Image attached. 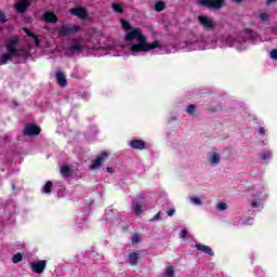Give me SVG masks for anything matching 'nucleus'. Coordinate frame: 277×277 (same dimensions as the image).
I'll list each match as a JSON object with an SVG mask.
<instances>
[{
  "mask_svg": "<svg viewBox=\"0 0 277 277\" xmlns=\"http://www.w3.org/2000/svg\"><path fill=\"white\" fill-rule=\"evenodd\" d=\"M232 1H234V2H236V3H241V2H243V0H232Z\"/></svg>",
  "mask_w": 277,
  "mask_h": 277,
  "instance_id": "37998d69",
  "label": "nucleus"
},
{
  "mask_svg": "<svg viewBox=\"0 0 277 277\" xmlns=\"http://www.w3.org/2000/svg\"><path fill=\"white\" fill-rule=\"evenodd\" d=\"M225 0H198L197 4L208 10H221Z\"/></svg>",
  "mask_w": 277,
  "mask_h": 277,
  "instance_id": "7ed1b4c3",
  "label": "nucleus"
},
{
  "mask_svg": "<svg viewBox=\"0 0 277 277\" xmlns=\"http://www.w3.org/2000/svg\"><path fill=\"white\" fill-rule=\"evenodd\" d=\"M196 109H197V106L190 104V105L187 106V114L188 115H194Z\"/></svg>",
  "mask_w": 277,
  "mask_h": 277,
  "instance_id": "c756f323",
  "label": "nucleus"
},
{
  "mask_svg": "<svg viewBox=\"0 0 277 277\" xmlns=\"http://www.w3.org/2000/svg\"><path fill=\"white\" fill-rule=\"evenodd\" d=\"M32 0H21L16 3V12L21 13V14H25L26 13V10L28 8H30V2Z\"/></svg>",
  "mask_w": 277,
  "mask_h": 277,
  "instance_id": "f8f14e48",
  "label": "nucleus"
},
{
  "mask_svg": "<svg viewBox=\"0 0 277 277\" xmlns=\"http://www.w3.org/2000/svg\"><path fill=\"white\" fill-rule=\"evenodd\" d=\"M271 157H272L271 151H264L262 154V160L271 159Z\"/></svg>",
  "mask_w": 277,
  "mask_h": 277,
  "instance_id": "473e14b6",
  "label": "nucleus"
},
{
  "mask_svg": "<svg viewBox=\"0 0 277 277\" xmlns=\"http://www.w3.org/2000/svg\"><path fill=\"white\" fill-rule=\"evenodd\" d=\"M132 212L136 215L142 214V201L140 200L132 201Z\"/></svg>",
  "mask_w": 277,
  "mask_h": 277,
  "instance_id": "f3484780",
  "label": "nucleus"
},
{
  "mask_svg": "<svg viewBox=\"0 0 277 277\" xmlns=\"http://www.w3.org/2000/svg\"><path fill=\"white\" fill-rule=\"evenodd\" d=\"M276 0H266V5H271L272 3H275Z\"/></svg>",
  "mask_w": 277,
  "mask_h": 277,
  "instance_id": "ea45409f",
  "label": "nucleus"
},
{
  "mask_svg": "<svg viewBox=\"0 0 277 277\" xmlns=\"http://www.w3.org/2000/svg\"><path fill=\"white\" fill-rule=\"evenodd\" d=\"M259 134H260V136H264L266 134V130L264 128L260 127Z\"/></svg>",
  "mask_w": 277,
  "mask_h": 277,
  "instance_id": "c9c22d12",
  "label": "nucleus"
},
{
  "mask_svg": "<svg viewBox=\"0 0 277 277\" xmlns=\"http://www.w3.org/2000/svg\"><path fill=\"white\" fill-rule=\"evenodd\" d=\"M269 58L277 61V49L269 51Z\"/></svg>",
  "mask_w": 277,
  "mask_h": 277,
  "instance_id": "7c9ffc66",
  "label": "nucleus"
},
{
  "mask_svg": "<svg viewBox=\"0 0 277 277\" xmlns=\"http://www.w3.org/2000/svg\"><path fill=\"white\" fill-rule=\"evenodd\" d=\"M52 187H53V183H51L50 181H48V182L45 183V185H43V193H44V194H50Z\"/></svg>",
  "mask_w": 277,
  "mask_h": 277,
  "instance_id": "393cba45",
  "label": "nucleus"
},
{
  "mask_svg": "<svg viewBox=\"0 0 277 277\" xmlns=\"http://www.w3.org/2000/svg\"><path fill=\"white\" fill-rule=\"evenodd\" d=\"M210 163H212V166L220 164V155L215 153L212 154V157H210Z\"/></svg>",
  "mask_w": 277,
  "mask_h": 277,
  "instance_id": "412c9836",
  "label": "nucleus"
},
{
  "mask_svg": "<svg viewBox=\"0 0 277 277\" xmlns=\"http://www.w3.org/2000/svg\"><path fill=\"white\" fill-rule=\"evenodd\" d=\"M47 265L48 262L45 260L30 262V268L32 269V273L37 275L42 274Z\"/></svg>",
  "mask_w": 277,
  "mask_h": 277,
  "instance_id": "0eeeda50",
  "label": "nucleus"
},
{
  "mask_svg": "<svg viewBox=\"0 0 277 277\" xmlns=\"http://www.w3.org/2000/svg\"><path fill=\"white\" fill-rule=\"evenodd\" d=\"M133 40H136L137 43L132 44L131 47L132 54L149 52L151 50H156L160 48V41L158 40L150 43L146 42V38L142 35L138 28H134L131 31L127 32V35H124L126 42H132Z\"/></svg>",
  "mask_w": 277,
  "mask_h": 277,
  "instance_id": "f257e3e1",
  "label": "nucleus"
},
{
  "mask_svg": "<svg viewBox=\"0 0 277 277\" xmlns=\"http://www.w3.org/2000/svg\"><path fill=\"white\" fill-rule=\"evenodd\" d=\"M69 12L70 14L77 16L80 19H85L88 17V11L82 6L72 8Z\"/></svg>",
  "mask_w": 277,
  "mask_h": 277,
  "instance_id": "9b49d317",
  "label": "nucleus"
},
{
  "mask_svg": "<svg viewBox=\"0 0 277 277\" xmlns=\"http://www.w3.org/2000/svg\"><path fill=\"white\" fill-rule=\"evenodd\" d=\"M69 173H70L69 167H67V166L61 167V176L67 179V177H69Z\"/></svg>",
  "mask_w": 277,
  "mask_h": 277,
  "instance_id": "aec40b11",
  "label": "nucleus"
},
{
  "mask_svg": "<svg viewBox=\"0 0 277 277\" xmlns=\"http://www.w3.org/2000/svg\"><path fill=\"white\" fill-rule=\"evenodd\" d=\"M65 56H72L75 54H81L82 53V45L77 42V40H72V44L69 47H65Z\"/></svg>",
  "mask_w": 277,
  "mask_h": 277,
  "instance_id": "423d86ee",
  "label": "nucleus"
},
{
  "mask_svg": "<svg viewBox=\"0 0 277 277\" xmlns=\"http://www.w3.org/2000/svg\"><path fill=\"white\" fill-rule=\"evenodd\" d=\"M42 132V129L36 124H30L24 129V136H38Z\"/></svg>",
  "mask_w": 277,
  "mask_h": 277,
  "instance_id": "6e6552de",
  "label": "nucleus"
},
{
  "mask_svg": "<svg viewBox=\"0 0 277 277\" xmlns=\"http://www.w3.org/2000/svg\"><path fill=\"white\" fill-rule=\"evenodd\" d=\"M198 25L202 26L206 30H214L215 29V22L214 18L208 17L205 15H198Z\"/></svg>",
  "mask_w": 277,
  "mask_h": 277,
  "instance_id": "39448f33",
  "label": "nucleus"
},
{
  "mask_svg": "<svg viewBox=\"0 0 277 277\" xmlns=\"http://www.w3.org/2000/svg\"><path fill=\"white\" fill-rule=\"evenodd\" d=\"M215 209H217V211L220 212H224L225 210H227V203L225 202H220L215 206Z\"/></svg>",
  "mask_w": 277,
  "mask_h": 277,
  "instance_id": "bb28decb",
  "label": "nucleus"
},
{
  "mask_svg": "<svg viewBox=\"0 0 277 277\" xmlns=\"http://www.w3.org/2000/svg\"><path fill=\"white\" fill-rule=\"evenodd\" d=\"M245 34H252V29L251 28H245Z\"/></svg>",
  "mask_w": 277,
  "mask_h": 277,
  "instance_id": "a19ab883",
  "label": "nucleus"
},
{
  "mask_svg": "<svg viewBox=\"0 0 277 277\" xmlns=\"http://www.w3.org/2000/svg\"><path fill=\"white\" fill-rule=\"evenodd\" d=\"M111 9L117 14H123L124 13L123 6L121 4H119V3L115 2L114 4H111Z\"/></svg>",
  "mask_w": 277,
  "mask_h": 277,
  "instance_id": "6ab92c4d",
  "label": "nucleus"
},
{
  "mask_svg": "<svg viewBox=\"0 0 277 277\" xmlns=\"http://www.w3.org/2000/svg\"><path fill=\"white\" fill-rule=\"evenodd\" d=\"M127 259L131 266H136L138 264V260L141 259V251H131L129 254H127Z\"/></svg>",
  "mask_w": 277,
  "mask_h": 277,
  "instance_id": "9d476101",
  "label": "nucleus"
},
{
  "mask_svg": "<svg viewBox=\"0 0 277 277\" xmlns=\"http://www.w3.org/2000/svg\"><path fill=\"white\" fill-rule=\"evenodd\" d=\"M166 10V3L160 0V1H156V3L154 4V11L160 13L163 12Z\"/></svg>",
  "mask_w": 277,
  "mask_h": 277,
  "instance_id": "a211bd4d",
  "label": "nucleus"
},
{
  "mask_svg": "<svg viewBox=\"0 0 277 277\" xmlns=\"http://www.w3.org/2000/svg\"><path fill=\"white\" fill-rule=\"evenodd\" d=\"M129 146L135 150L146 149V143H144L142 140H132L131 143H129Z\"/></svg>",
  "mask_w": 277,
  "mask_h": 277,
  "instance_id": "4468645a",
  "label": "nucleus"
},
{
  "mask_svg": "<svg viewBox=\"0 0 277 277\" xmlns=\"http://www.w3.org/2000/svg\"><path fill=\"white\" fill-rule=\"evenodd\" d=\"M121 28H123V30H134V28L131 26V24L128 21L121 19Z\"/></svg>",
  "mask_w": 277,
  "mask_h": 277,
  "instance_id": "5701e85b",
  "label": "nucleus"
},
{
  "mask_svg": "<svg viewBox=\"0 0 277 277\" xmlns=\"http://www.w3.org/2000/svg\"><path fill=\"white\" fill-rule=\"evenodd\" d=\"M80 30V26L79 25H64L61 26V28H58V38H65V37H69L70 35H75L78 34Z\"/></svg>",
  "mask_w": 277,
  "mask_h": 277,
  "instance_id": "20e7f679",
  "label": "nucleus"
},
{
  "mask_svg": "<svg viewBox=\"0 0 277 277\" xmlns=\"http://www.w3.org/2000/svg\"><path fill=\"white\" fill-rule=\"evenodd\" d=\"M259 18L262 22H266V21H268V14L262 13V14L259 15Z\"/></svg>",
  "mask_w": 277,
  "mask_h": 277,
  "instance_id": "72a5a7b5",
  "label": "nucleus"
},
{
  "mask_svg": "<svg viewBox=\"0 0 277 277\" xmlns=\"http://www.w3.org/2000/svg\"><path fill=\"white\" fill-rule=\"evenodd\" d=\"M131 242L136 245V243H140L141 242V236L138 235V233H134L132 234V239H131Z\"/></svg>",
  "mask_w": 277,
  "mask_h": 277,
  "instance_id": "cd10ccee",
  "label": "nucleus"
},
{
  "mask_svg": "<svg viewBox=\"0 0 277 277\" xmlns=\"http://www.w3.org/2000/svg\"><path fill=\"white\" fill-rule=\"evenodd\" d=\"M23 30H24V34H26V36H28V37H30V38H36V37H37V36H36L32 31H30V29L27 28V27H24Z\"/></svg>",
  "mask_w": 277,
  "mask_h": 277,
  "instance_id": "c85d7f7f",
  "label": "nucleus"
},
{
  "mask_svg": "<svg viewBox=\"0 0 277 277\" xmlns=\"http://www.w3.org/2000/svg\"><path fill=\"white\" fill-rule=\"evenodd\" d=\"M166 213L168 214L169 217H172L175 214V208L169 209Z\"/></svg>",
  "mask_w": 277,
  "mask_h": 277,
  "instance_id": "f704fd0d",
  "label": "nucleus"
},
{
  "mask_svg": "<svg viewBox=\"0 0 277 277\" xmlns=\"http://www.w3.org/2000/svg\"><path fill=\"white\" fill-rule=\"evenodd\" d=\"M210 111L214 113V111H215V108H210Z\"/></svg>",
  "mask_w": 277,
  "mask_h": 277,
  "instance_id": "c03bdc74",
  "label": "nucleus"
},
{
  "mask_svg": "<svg viewBox=\"0 0 277 277\" xmlns=\"http://www.w3.org/2000/svg\"><path fill=\"white\" fill-rule=\"evenodd\" d=\"M251 207H252V209L258 208L259 207V201L256 199L252 200Z\"/></svg>",
  "mask_w": 277,
  "mask_h": 277,
  "instance_id": "4c0bfd02",
  "label": "nucleus"
},
{
  "mask_svg": "<svg viewBox=\"0 0 277 277\" xmlns=\"http://www.w3.org/2000/svg\"><path fill=\"white\" fill-rule=\"evenodd\" d=\"M12 261H13V264L21 263L23 261V254L21 253L14 254Z\"/></svg>",
  "mask_w": 277,
  "mask_h": 277,
  "instance_id": "a878e982",
  "label": "nucleus"
},
{
  "mask_svg": "<svg viewBox=\"0 0 277 277\" xmlns=\"http://www.w3.org/2000/svg\"><path fill=\"white\" fill-rule=\"evenodd\" d=\"M195 248H196L198 251L205 253V254L208 255V256H214V252H213L212 249H211L210 247H208V246H205V245H201V243H197V245H195Z\"/></svg>",
  "mask_w": 277,
  "mask_h": 277,
  "instance_id": "2eb2a0df",
  "label": "nucleus"
},
{
  "mask_svg": "<svg viewBox=\"0 0 277 277\" xmlns=\"http://www.w3.org/2000/svg\"><path fill=\"white\" fill-rule=\"evenodd\" d=\"M41 19L45 23L50 24H56L57 23V15L53 12H43V15H41Z\"/></svg>",
  "mask_w": 277,
  "mask_h": 277,
  "instance_id": "ddd939ff",
  "label": "nucleus"
},
{
  "mask_svg": "<svg viewBox=\"0 0 277 277\" xmlns=\"http://www.w3.org/2000/svg\"><path fill=\"white\" fill-rule=\"evenodd\" d=\"M19 39L18 37H13L6 41L4 44V49L6 50V54H3L0 60V66L6 65V62L11 61L13 57H16L18 61L15 62L14 64H24L26 58H28V52L23 51L18 52L16 47L18 45Z\"/></svg>",
  "mask_w": 277,
  "mask_h": 277,
  "instance_id": "f03ea898",
  "label": "nucleus"
},
{
  "mask_svg": "<svg viewBox=\"0 0 277 277\" xmlns=\"http://www.w3.org/2000/svg\"><path fill=\"white\" fill-rule=\"evenodd\" d=\"M12 188H13V190L16 189V185L13 184V185H12Z\"/></svg>",
  "mask_w": 277,
  "mask_h": 277,
  "instance_id": "a18cd8bd",
  "label": "nucleus"
},
{
  "mask_svg": "<svg viewBox=\"0 0 277 277\" xmlns=\"http://www.w3.org/2000/svg\"><path fill=\"white\" fill-rule=\"evenodd\" d=\"M107 153L104 151L102 154H100L93 161L92 164H90V170H96L97 168H100L102 166V163L104 161H106L107 159Z\"/></svg>",
  "mask_w": 277,
  "mask_h": 277,
  "instance_id": "1a4fd4ad",
  "label": "nucleus"
},
{
  "mask_svg": "<svg viewBox=\"0 0 277 277\" xmlns=\"http://www.w3.org/2000/svg\"><path fill=\"white\" fill-rule=\"evenodd\" d=\"M190 201L193 203L197 205L198 207L202 206V201L199 198H197V197L190 198Z\"/></svg>",
  "mask_w": 277,
  "mask_h": 277,
  "instance_id": "2f4dec72",
  "label": "nucleus"
},
{
  "mask_svg": "<svg viewBox=\"0 0 277 277\" xmlns=\"http://www.w3.org/2000/svg\"><path fill=\"white\" fill-rule=\"evenodd\" d=\"M32 39H34V44H36V47H39L40 45V39H38V36L32 37Z\"/></svg>",
  "mask_w": 277,
  "mask_h": 277,
  "instance_id": "e433bc0d",
  "label": "nucleus"
},
{
  "mask_svg": "<svg viewBox=\"0 0 277 277\" xmlns=\"http://www.w3.org/2000/svg\"><path fill=\"white\" fill-rule=\"evenodd\" d=\"M175 271L173 269V266H168L166 268V272L163 273V277H174Z\"/></svg>",
  "mask_w": 277,
  "mask_h": 277,
  "instance_id": "4be33fe9",
  "label": "nucleus"
},
{
  "mask_svg": "<svg viewBox=\"0 0 277 277\" xmlns=\"http://www.w3.org/2000/svg\"><path fill=\"white\" fill-rule=\"evenodd\" d=\"M55 79L57 80V84L61 88L67 87V78L65 77V74L57 71L55 72Z\"/></svg>",
  "mask_w": 277,
  "mask_h": 277,
  "instance_id": "dca6fc26",
  "label": "nucleus"
},
{
  "mask_svg": "<svg viewBox=\"0 0 277 277\" xmlns=\"http://www.w3.org/2000/svg\"><path fill=\"white\" fill-rule=\"evenodd\" d=\"M179 238L183 240L190 239L189 232H187V229H181V232L179 233Z\"/></svg>",
  "mask_w": 277,
  "mask_h": 277,
  "instance_id": "b1692460",
  "label": "nucleus"
},
{
  "mask_svg": "<svg viewBox=\"0 0 277 277\" xmlns=\"http://www.w3.org/2000/svg\"><path fill=\"white\" fill-rule=\"evenodd\" d=\"M106 171L109 173H114V169L113 168H106Z\"/></svg>",
  "mask_w": 277,
  "mask_h": 277,
  "instance_id": "79ce46f5",
  "label": "nucleus"
},
{
  "mask_svg": "<svg viewBox=\"0 0 277 277\" xmlns=\"http://www.w3.org/2000/svg\"><path fill=\"white\" fill-rule=\"evenodd\" d=\"M156 220H160L161 221L160 213H156V215H154V217L150 220V222H155Z\"/></svg>",
  "mask_w": 277,
  "mask_h": 277,
  "instance_id": "58836bf2",
  "label": "nucleus"
}]
</instances>
